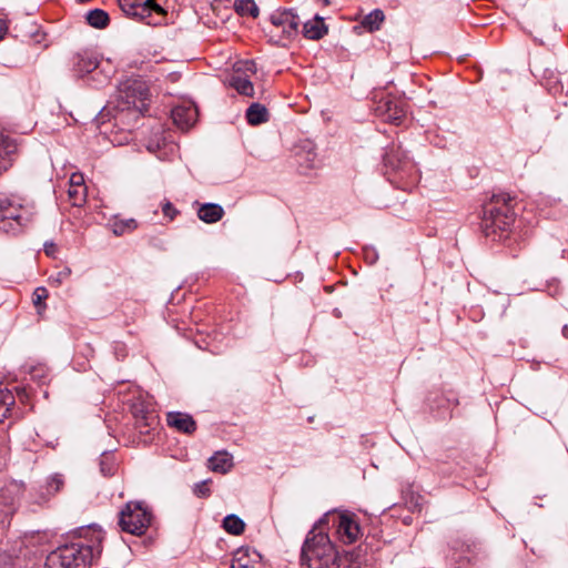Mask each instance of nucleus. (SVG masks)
I'll return each mask as SVG.
<instances>
[{"label": "nucleus", "mask_w": 568, "mask_h": 568, "mask_svg": "<svg viewBox=\"0 0 568 568\" xmlns=\"http://www.w3.org/2000/svg\"><path fill=\"white\" fill-rule=\"evenodd\" d=\"M231 85L242 95L253 97L254 94L253 83L241 75H233L231 79Z\"/></svg>", "instance_id": "obj_24"}, {"label": "nucleus", "mask_w": 568, "mask_h": 568, "mask_svg": "<svg viewBox=\"0 0 568 568\" xmlns=\"http://www.w3.org/2000/svg\"><path fill=\"white\" fill-rule=\"evenodd\" d=\"M166 423L170 427L184 434H193L196 430V422L186 413L169 412Z\"/></svg>", "instance_id": "obj_14"}, {"label": "nucleus", "mask_w": 568, "mask_h": 568, "mask_svg": "<svg viewBox=\"0 0 568 568\" xmlns=\"http://www.w3.org/2000/svg\"><path fill=\"white\" fill-rule=\"evenodd\" d=\"M224 215V210L215 203H205L197 210V216L204 223L211 224L219 222Z\"/></svg>", "instance_id": "obj_20"}, {"label": "nucleus", "mask_w": 568, "mask_h": 568, "mask_svg": "<svg viewBox=\"0 0 568 568\" xmlns=\"http://www.w3.org/2000/svg\"><path fill=\"white\" fill-rule=\"evenodd\" d=\"M270 34L276 42L291 40L298 33L300 19L291 10L277 11L271 16Z\"/></svg>", "instance_id": "obj_5"}, {"label": "nucleus", "mask_w": 568, "mask_h": 568, "mask_svg": "<svg viewBox=\"0 0 568 568\" xmlns=\"http://www.w3.org/2000/svg\"><path fill=\"white\" fill-rule=\"evenodd\" d=\"M48 297H49L48 290L43 286L37 287L32 294V303H33L34 307L37 308V313L39 316H42L47 308L45 301Z\"/></svg>", "instance_id": "obj_28"}, {"label": "nucleus", "mask_w": 568, "mask_h": 568, "mask_svg": "<svg viewBox=\"0 0 568 568\" xmlns=\"http://www.w3.org/2000/svg\"><path fill=\"white\" fill-rule=\"evenodd\" d=\"M119 4L123 12L128 16L145 20L155 12L159 16L165 13L164 9L156 3V0H119Z\"/></svg>", "instance_id": "obj_10"}, {"label": "nucleus", "mask_w": 568, "mask_h": 568, "mask_svg": "<svg viewBox=\"0 0 568 568\" xmlns=\"http://www.w3.org/2000/svg\"><path fill=\"white\" fill-rule=\"evenodd\" d=\"M14 404L13 395L0 384V423L7 417L10 407Z\"/></svg>", "instance_id": "obj_27"}, {"label": "nucleus", "mask_w": 568, "mask_h": 568, "mask_svg": "<svg viewBox=\"0 0 568 568\" xmlns=\"http://www.w3.org/2000/svg\"><path fill=\"white\" fill-rule=\"evenodd\" d=\"M234 7L236 12L241 16H251L253 18L258 16V8L254 0H237Z\"/></svg>", "instance_id": "obj_29"}, {"label": "nucleus", "mask_w": 568, "mask_h": 568, "mask_svg": "<svg viewBox=\"0 0 568 568\" xmlns=\"http://www.w3.org/2000/svg\"><path fill=\"white\" fill-rule=\"evenodd\" d=\"M63 485H64V481L61 477L53 476L48 480V493L55 494L61 490Z\"/></svg>", "instance_id": "obj_32"}, {"label": "nucleus", "mask_w": 568, "mask_h": 568, "mask_svg": "<svg viewBox=\"0 0 568 568\" xmlns=\"http://www.w3.org/2000/svg\"><path fill=\"white\" fill-rule=\"evenodd\" d=\"M0 450H4V448L0 447Z\"/></svg>", "instance_id": "obj_40"}, {"label": "nucleus", "mask_w": 568, "mask_h": 568, "mask_svg": "<svg viewBox=\"0 0 568 568\" xmlns=\"http://www.w3.org/2000/svg\"><path fill=\"white\" fill-rule=\"evenodd\" d=\"M68 197L73 206H82L87 201V186L84 176L80 172H74L69 179Z\"/></svg>", "instance_id": "obj_12"}, {"label": "nucleus", "mask_w": 568, "mask_h": 568, "mask_svg": "<svg viewBox=\"0 0 568 568\" xmlns=\"http://www.w3.org/2000/svg\"><path fill=\"white\" fill-rule=\"evenodd\" d=\"M207 466L214 473L226 474L233 467L232 456L226 452H216L209 458Z\"/></svg>", "instance_id": "obj_19"}, {"label": "nucleus", "mask_w": 568, "mask_h": 568, "mask_svg": "<svg viewBox=\"0 0 568 568\" xmlns=\"http://www.w3.org/2000/svg\"><path fill=\"white\" fill-rule=\"evenodd\" d=\"M209 484H210V480H203L201 483H197L194 488H193V493L197 496V497H207L210 496L211 494V490L209 488Z\"/></svg>", "instance_id": "obj_33"}, {"label": "nucleus", "mask_w": 568, "mask_h": 568, "mask_svg": "<svg viewBox=\"0 0 568 568\" xmlns=\"http://www.w3.org/2000/svg\"><path fill=\"white\" fill-rule=\"evenodd\" d=\"M70 275H71V270L69 267H64L63 270L59 271L55 275H51L49 277V281L55 285H60L65 280H68Z\"/></svg>", "instance_id": "obj_31"}, {"label": "nucleus", "mask_w": 568, "mask_h": 568, "mask_svg": "<svg viewBox=\"0 0 568 568\" xmlns=\"http://www.w3.org/2000/svg\"><path fill=\"white\" fill-rule=\"evenodd\" d=\"M87 21L93 28L103 29L109 24L110 18L104 10L94 9L87 13Z\"/></svg>", "instance_id": "obj_23"}, {"label": "nucleus", "mask_w": 568, "mask_h": 568, "mask_svg": "<svg viewBox=\"0 0 568 568\" xmlns=\"http://www.w3.org/2000/svg\"><path fill=\"white\" fill-rule=\"evenodd\" d=\"M231 568H263L262 557L254 549L241 547L233 555Z\"/></svg>", "instance_id": "obj_11"}, {"label": "nucleus", "mask_w": 568, "mask_h": 568, "mask_svg": "<svg viewBox=\"0 0 568 568\" xmlns=\"http://www.w3.org/2000/svg\"><path fill=\"white\" fill-rule=\"evenodd\" d=\"M131 413L140 433L149 434L158 426V416L151 408V404L138 398L131 404Z\"/></svg>", "instance_id": "obj_8"}, {"label": "nucleus", "mask_w": 568, "mask_h": 568, "mask_svg": "<svg viewBox=\"0 0 568 568\" xmlns=\"http://www.w3.org/2000/svg\"><path fill=\"white\" fill-rule=\"evenodd\" d=\"M246 120L252 125L265 123L268 121V111L264 105L253 103L246 110Z\"/></svg>", "instance_id": "obj_21"}, {"label": "nucleus", "mask_w": 568, "mask_h": 568, "mask_svg": "<svg viewBox=\"0 0 568 568\" xmlns=\"http://www.w3.org/2000/svg\"><path fill=\"white\" fill-rule=\"evenodd\" d=\"M162 213L170 221H173L175 219V216L179 214V211L174 207V205L171 202L165 201L162 204Z\"/></svg>", "instance_id": "obj_34"}, {"label": "nucleus", "mask_w": 568, "mask_h": 568, "mask_svg": "<svg viewBox=\"0 0 568 568\" xmlns=\"http://www.w3.org/2000/svg\"><path fill=\"white\" fill-rule=\"evenodd\" d=\"M243 64H244L246 71L255 73L256 69H255V63L253 61H245Z\"/></svg>", "instance_id": "obj_36"}, {"label": "nucleus", "mask_w": 568, "mask_h": 568, "mask_svg": "<svg viewBox=\"0 0 568 568\" xmlns=\"http://www.w3.org/2000/svg\"><path fill=\"white\" fill-rule=\"evenodd\" d=\"M173 122L181 129H190L197 119V110L195 105L187 103L176 105L171 112Z\"/></svg>", "instance_id": "obj_13"}, {"label": "nucleus", "mask_w": 568, "mask_h": 568, "mask_svg": "<svg viewBox=\"0 0 568 568\" xmlns=\"http://www.w3.org/2000/svg\"><path fill=\"white\" fill-rule=\"evenodd\" d=\"M394 161H395V154L386 155V158H385L386 165L393 166L394 170H396L400 175L410 173L412 171L415 170V164L408 159H405V160L398 159L397 165L394 163Z\"/></svg>", "instance_id": "obj_26"}, {"label": "nucleus", "mask_w": 568, "mask_h": 568, "mask_svg": "<svg viewBox=\"0 0 568 568\" xmlns=\"http://www.w3.org/2000/svg\"><path fill=\"white\" fill-rule=\"evenodd\" d=\"M17 151L18 145L13 139L4 135L0 138V176L12 165Z\"/></svg>", "instance_id": "obj_15"}, {"label": "nucleus", "mask_w": 568, "mask_h": 568, "mask_svg": "<svg viewBox=\"0 0 568 568\" xmlns=\"http://www.w3.org/2000/svg\"><path fill=\"white\" fill-rule=\"evenodd\" d=\"M384 20V12L379 9H375L363 18L362 27L369 32H374L376 30H379Z\"/></svg>", "instance_id": "obj_22"}, {"label": "nucleus", "mask_w": 568, "mask_h": 568, "mask_svg": "<svg viewBox=\"0 0 568 568\" xmlns=\"http://www.w3.org/2000/svg\"><path fill=\"white\" fill-rule=\"evenodd\" d=\"M223 528L232 535L239 536L244 531L245 524L236 515H227L223 520Z\"/></svg>", "instance_id": "obj_25"}, {"label": "nucleus", "mask_w": 568, "mask_h": 568, "mask_svg": "<svg viewBox=\"0 0 568 568\" xmlns=\"http://www.w3.org/2000/svg\"><path fill=\"white\" fill-rule=\"evenodd\" d=\"M328 28L324 23V19L316 14L313 20H310L303 26V34L310 40H320L327 34Z\"/></svg>", "instance_id": "obj_18"}, {"label": "nucleus", "mask_w": 568, "mask_h": 568, "mask_svg": "<svg viewBox=\"0 0 568 568\" xmlns=\"http://www.w3.org/2000/svg\"><path fill=\"white\" fill-rule=\"evenodd\" d=\"M55 251V245L53 243H50V244H45L44 245V252L48 254V255H52Z\"/></svg>", "instance_id": "obj_37"}, {"label": "nucleus", "mask_w": 568, "mask_h": 568, "mask_svg": "<svg viewBox=\"0 0 568 568\" xmlns=\"http://www.w3.org/2000/svg\"><path fill=\"white\" fill-rule=\"evenodd\" d=\"M377 116L384 121L399 125L406 116L405 102L394 98H383L375 108Z\"/></svg>", "instance_id": "obj_9"}, {"label": "nucleus", "mask_w": 568, "mask_h": 568, "mask_svg": "<svg viewBox=\"0 0 568 568\" xmlns=\"http://www.w3.org/2000/svg\"><path fill=\"white\" fill-rule=\"evenodd\" d=\"M327 521L332 520L338 539L346 545L355 542L361 536V527L354 514L344 511L327 514Z\"/></svg>", "instance_id": "obj_7"}, {"label": "nucleus", "mask_w": 568, "mask_h": 568, "mask_svg": "<svg viewBox=\"0 0 568 568\" xmlns=\"http://www.w3.org/2000/svg\"><path fill=\"white\" fill-rule=\"evenodd\" d=\"M315 527L307 535L302 548V562L308 568H327L336 565L337 552L328 535Z\"/></svg>", "instance_id": "obj_3"}, {"label": "nucleus", "mask_w": 568, "mask_h": 568, "mask_svg": "<svg viewBox=\"0 0 568 568\" xmlns=\"http://www.w3.org/2000/svg\"><path fill=\"white\" fill-rule=\"evenodd\" d=\"M125 93L126 103L135 105L136 100L143 102L149 95V89L140 80L128 81L121 89Z\"/></svg>", "instance_id": "obj_16"}, {"label": "nucleus", "mask_w": 568, "mask_h": 568, "mask_svg": "<svg viewBox=\"0 0 568 568\" xmlns=\"http://www.w3.org/2000/svg\"><path fill=\"white\" fill-rule=\"evenodd\" d=\"M327 568H341L339 564L336 562L334 566H328Z\"/></svg>", "instance_id": "obj_38"}, {"label": "nucleus", "mask_w": 568, "mask_h": 568, "mask_svg": "<svg viewBox=\"0 0 568 568\" xmlns=\"http://www.w3.org/2000/svg\"><path fill=\"white\" fill-rule=\"evenodd\" d=\"M98 58L90 51H81L73 57V68L79 74L90 73L98 68Z\"/></svg>", "instance_id": "obj_17"}, {"label": "nucleus", "mask_w": 568, "mask_h": 568, "mask_svg": "<svg viewBox=\"0 0 568 568\" xmlns=\"http://www.w3.org/2000/svg\"><path fill=\"white\" fill-rule=\"evenodd\" d=\"M8 31V24L4 20L0 19V40L3 39Z\"/></svg>", "instance_id": "obj_35"}, {"label": "nucleus", "mask_w": 568, "mask_h": 568, "mask_svg": "<svg viewBox=\"0 0 568 568\" xmlns=\"http://www.w3.org/2000/svg\"><path fill=\"white\" fill-rule=\"evenodd\" d=\"M514 197L507 193L493 195L491 201L484 209L481 221L483 232L487 237L504 240L508 236L516 220Z\"/></svg>", "instance_id": "obj_1"}, {"label": "nucleus", "mask_w": 568, "mask_h": 568, "mask_svg": "<svg viewBox=\"0 0 568 568\" xmlns=\"http://www.w3.org/2000/svg\"><path fill=\"white\" fill-rule=\"evenodd\" d=\"M112 231L115 235L121 236L125 233L132 232L138 227V222L134 219L118 220L112 224Z\"/></svg>", "instance_id": "obj_30"}, {"label": "nucleus", "mask_w": 568, "mask_h": 568, "mask_svg": "<svg viewBox=\"0 0 568 568\" xmlns=\"http://www.w3.org/2000/svg\"><path fill=\"white\" fill-rule=\"evenodd\" d=\"M98 555L99 546L72 542L51 551L47 557L45 568H88Z\"/></svg>", "instance_id": "obj_2"}, {"label": "nucleus", "mask_w": 568, "mask_h": 568, "mask_svg": "<svg viewBox=\"0 0 568 568\" xmlns=\"http://www.w3.org/2000/svg\"><path fill=\"white\" fill-rule=\"evenodd\" d=\"M323 1H324V4H328V3H329V1H328V0H323Z\"/></svg>", "instance_id": "obj_39"}, {"label": "nucleus", "mask_w": 568, "mask_h": 568, "mask_svg": "<svg viewBox=\"0 0 568 568\" xmlns=\"http://www.w3.org/2000/svg\"><path fill=\"white\" fill-rule=\"evenodd\" d=\"M28 213V210L16 200L0 197V229L14 231L16 226H22L29 220Z\"/></svg>", "instance_id": "obj_6"}, {"label": "nucleus", "mask_w": 568, "mask_h": 568, "mask_svg": "<svg viewBox=\"0 0 568 568\" xmlns=\"http://www.w3.org/2000/svg\"><path fill=\"white\" fill-rule=\"evenodd\" d=\"M152 520V514L141 503H128L120 513L119 525L125 532L141 536L145 532Z\"/></svg>", "instance_id": "obj_4"}]
</instances>
